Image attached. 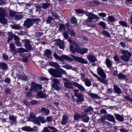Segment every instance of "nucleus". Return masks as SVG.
Here are the masks:
<instances>
[{
    "mask_svg": "<svg viewBox=\"0 0 132 132\" xmlns=\"http://www.w3.org/2000/svg\"><path fill=\"white\" fill-rule=\"evenodd\" d=\"M0 65L1 68L3 69H7V66L5 63L2 62L0 63Z\"/></svg>",
    "mask_w": 132,
    "mask_h": 132,
    "instance_id": "nucleus-41",
    "label": "nucleus"
},
{
    "mask_svg": "<svg viewBox=\"0 0 132 132\" xmlns=\"http://www.w3.org/2000/svg\"><path fill=\"white\" fill-rule=\"evenodd\" d=\"M31 87L29 89L30 91H31L33 90H34L35 91L37 92V90L36 88H38L39 89H42V86L40 84H36L34 82L31 83Z\"/></svg>",
    "mask_w": 132,
    "mask_h": 132,
    "instance_id": "nucleus-9",
    "label": "nucleus"
},
{
    "mask_svg": "<svg viewBox=\"0 0 132 132\" xmlns=\"http://www.w3.org/2000/svg\"><path fill=\"white\" fill-rule=\"evenodd\" d=\"M65 67L66 69H71L72 68V66L68 64H66Z\"/></svg>",
    "mask_w": 132,
    "mask_h": 132,
    "instance_id": "nucleus-63",
    "label": "nucleus"
},
{
    "mask_svg": "<svg viewBox=\"0 0 132 132\" xmlns=\"http://www.w3.org/2000/svg\"><path fill=\"white\" fill-rule=\"evenodd\" d=\"M71 22L73 24H76L77 22L76 19L75 18H72L71 20Z\"/></svg>",
    "mask_w": 132,
    "mask_h": 132,
    "instance_id": "nucleus-55",
    "label": "nucleus"
},
{
    "mask_svg": "<svg viewBox=\"0 0 132 132\" xmlns=\"http://www.w3.org/2000/svg\"><path fill=\"white\" fill-rule=\"evenodd\" d=\"M65 28L64 25L61 24L59 27V29L60 31H63L65 30Z\"/></svg>",
    "mask_w": 132,
    "mask_h": 132,
    "instance_id": "nucleus-47",
    "label": "nucleus"
},
{
    "mask_svg": "<svg viewBox=\"0 0 132 132\" xmlns=\"http://www.w3.org/2000/svg\"><path fill=\"white\" fill-rule=\"evenodd\" d=\"M37 103V101L36 100H34L31 101L30 102V104L31 105H32L36 104Z\"/></svg>",
    "mask_w": 132,
    "mask_h": 132,
    "instance_id": "nucleus-57",
    "label": "nucleus"
},
{
    "mask_svg": "<svg viewBox=\"0 0 132 132\" xmlns=\"http://www.w3.org/2000/svg\"><path fill=\"white\" fill-rule=\"evenodd\" d=\"M61 58L62 59V60H61L60 61H63L64 59L70 61L73 60V59L72 58H70L67 55H62L61 57Z\"/></svg>",
    "mask_w": 132,
    "mask_h": 132,
    "instance_id": "nucleus-19",
    "label": "nucleus"
},
{
    "mask_svg": "<svg viewBox=\"0 0 132 132\" xmlns=\"http://www.w3.org/2000/svg\"><path fill=\"white\" fill-rule=\"evenodd\" d=\"M6 15V11L4 9L0 10V22L3 24H6L7 22V19L5 18Z\"/></svg>",
    "mask_w": 132,
    "mask_h": 132,
    "instance_id": "nucleus-3",
    "label": "nucleus"
},
{
    "mask_svg": "<svg viewBox=\"0 0 132 132\" xmlns=\"http://www.w3.org/2000/svg\"><path fill=\"white\" fill-rule=\"evenodd\" d=\"M23 18L22 16L21 15H16L15 17V20H20L22 19Z\"/></svg>",
    "mask_w": 132,
    "mask_h": 132,
    "instance_id": "nucleus-44",
    "label": "nucleus"
},
{
    "mask_svg": "<svg viewBox=\"0 0 132 132\" xmlns=\"http://www.w3.org/2000/svg\"><path fill=\"white\" fill-rule=\"evenodd\" d=\"M98 80L104 84H106L107 83V82L105 80L102 78L100 77L99 78Z\"/></svg>",
    "mask_w": 132,
    "mask_h": 132,
    "instance_id": "nucleus-40",
    "label": "nucleus"
},
{
    "mask_svg": "<svg viewBox=\"0 0 132 132\" xmlns=\"http://www.w3.org/2000/svg\"><path fill=\"white\" fill-rule=\"evenodd\" d=\"M119 23L123 26H124L125 27H127V24L122 21H119Z\"/></svg>",
    "mask_w": 132,
    "mask_h": 132,
    "instance_id": "nucleus-60",
    "label": "nucleus"
},
{
    "mask_svg": "<svg viewBox=\"0 0 132 132\" xmlns=\"http://www.w3.org/2000/svg\"><path fill=\"white\" fill-rule=\"evenodd\" d=\"M87 58L88 60L92 62H94L97 61V59L93 55H88Z\"/></svg>",
    "mask_w": 132,
    "mask_h": 132,
    "instance_id": "nucleus-17",
    "label": "nucleus"
},
{
    "mask_svg": "<svg viewBox=\"0 0 132 132\" xmlns=\"http://www.w3.org/2000/svg\"><path fill=\"white\" fill-rule=\"evenodd\" d=\"M99 24L103 28H106V24L104 22L101 21L99 23Z\"/></svg>",
    "mask_w": 132,
    "mask_h": 132,
    "instance_id": "nucleus-53",
    "label": "nucleus"
},
{
    "mask_svg": "<svg viewBox=\"0 0 132 132\" xmlns=\"http://www.w3.org/2000/svg\"><path fill=\"white\" fill-rule=\"evenodd\" d=\"M114 89L115 92L117 94H120L122 92L121 90L116 85L114 86Z\"/></svg>",
    "mask_w": 132,
    "mask_h": 132,
    "instance_id": "nucleus-22",
    "label": "nucleus"
},
{
    "mask_svg": "<svg viewBox=\"0 0 132 132\" xmlns=\"http://www.w3.org/2000/svg\"><path fill=\"white\" fill-rule=\"evenodd\" d=\"M8 34L9 35V36L7 41L9 42L10 40L12 39L13 37L14 34H12L10 32H8Z\"/></svg>",
    "mask_w": 132,
    "mask_h": 132,
    "instance_id": "nucleus-36",
    "label": "nucleus"
},
{
    "mask_svg": "<svg viewBox=\"0 0 132 132\" xmlns=\"http://www.w3.org/2000/svg\"><path fill=\"white\" fill-rule=\"evenodd\" d=\"M108 19L109 21L111 22L114 21L115 20L114 17L112 15L109 16L108 17Z\"/></svg>",
    "mask_w": 132,
    "mask_h": 132,
    "instance_id": "nucleus-38",
    "label": "nucleus"
},
{
    "mask_svg": "<svg viewBox=\"0 0 132 132\" xmlns=\"http://www.w3.org/2000/svg\"><path fill=\"white\" fill-rule=\"evenodd\" d=\"M43 132H57V130L54 127L48 126L45 127L43 130Z\"/></svg>",
    "mask_w": 132,
    "mask_h": 132,
    "instance_id": "nucleus-8",
    "label": "nucleus"
},
{
    "mask_svg": "<svg viewBox=\"0 0 132 132\" xmlns=\"http://www.w3.org/2000/svg\"><path fill=\"white\" fill-rule=\"evenodd\" d=\"M52 81L53 82L52 85H54L59 84V81L58 79H54L52 80Z\"/></svg>",
    "mask_w": 132,
    "mask_h": 132,
    "instance_id": "nucleus-35",
    "label": "nucleus"
},
{
    "mask_svg": "<svg viewBox=\"0 0 132 132\" xmlns=\"http://www.w3.org/2000/svg\"><path fill=\"white\" fill-rule=\"evenodd\" d=\"M118 77L120 79H123L126 77V76L122 73H119L118 75Z\"/></svg>",
    "mask_w": 132,
    "mask_h": 132,
    "instance_id": "nucleus-42",
    "label": "nucleus"
},
{
    "mask_svg": "<svg viewBox=\"0 0 132 132\" xmlns=\"http://www.w3.org/2000/svg\"><path fill=\"white\" fill-rule=\"evenodd\" d=\"M30 118L31 121H34L35 123L36 120V119L37 118V117H36V116L35 114H33L32 113H31L30 114Z\"/></svg>",
    "mask_w": 132,
    "mask_h": 132,
    "instance_id": "nucleus-26",
    "label": "nucleus"
},
{
    "mask_svg": "<svg viewBox=\"0 0 132 132\" xmlns=\"http://www.w3.org/2000/svg\"><path fill=\"white\" fill-rule=\"evenodd\" d=\"M75 86L78 87L79 89L81 91H83L85 90V88L82 85L76 82Z\"/></svg>",
    "mask_w": 132,
    "mask_h": 132,
    "instance_id": "nucleus-29",
    "label": "nucleus"
},
{
    "mask_svg": "<svg viewBox=\"0 0 132 132\" xmlns=\"http://www.w3.org/2000/svg\"><path fill=\"white\" fill-rule=\"evenodd\" d=\"M102 33L103 34L105 35L108 37H110L111 36L110 34L106 31L104 30L102 32Z\"/></svg>",
    "mask_w": 132,
    "mask_h": 132,
    "instance_id": "nucleus-45",
    "label": "nucleus"
},
{
    "mask_svg": "<svg viewBox=\"0 0 132 132\" xmlns=\"http://www.w3.org/2000/svg\"><path fill=\"white\" fill-rule=\"evenodd\" d=\"M98 15L100 17H105L106 16V14L104 13H99Z\"/></svg>",
    "mask_w": 132,
    "mask_h": 132,
    "instance_id": "nucleus-59",
    "label": "nucleus"
},
{
    "mask_svg": "<svg viewBox=\"0 0 132 132\" xmlns=\"http://www.w3.org/2000/svg\"><path fill=\"white\" fill-rule=\"evenodd\" d=\"M104 117L108 120L114 122L115 121V118L112 115L108 114L104 115Z\"/></svg>",
    "mask_w": 132,
    "mask_h": 132,
    "instance_id": "nucleus-13",
    "label": "nucleus"
},
{
    "mask_svg": "<svg viewBox=\"0 0 132 132\" xmlns=\"http://www.w3.org/2000/svg\"><path fill=\"white\" fill-rule=\"evenodd\" d=\"M98 74L101 77L104 78L106 77V75L103 70L101 68L99 67L97 69Z\"/></svg>",
    "mask_w": 132,
    "mask_h": 132,
    "instance_id": "nucleus-14",
    "label": "nucleus"
},
{
    "mask_svg": "<svg viewBox=\"0 0 132 132\" xmlns=\"http://www.w3.org/2000/svg\"><path fill=\"white\" fill-rule=\"evenodd\" d=\"M67 39L68 41L71 44V45L72 46L74 47H76L78 45L77 43L73 41L71 38L70 37L69 39H68V38Z\"/></svg>",
    "mask_w": 132,
    "mask_h": 132,
    "instance_id": "nucleus-20",
    "label": "nucleus"
},
{
    "mask_svg": "<svg viewBox=\"0 0 132 132\" xmlns=\"http://www.w3.org/2000/svg\"><path fill=\"white\" fill-rule=\"evenodd\" d=\"M85 14L87 16H88L87 21L90 22L92 21L93 20L96 19H99L100 18L97 15L89 12L85 13Z\"/></svg>",
    "mask_w": 132,
    "mask_h": 132,
    "instance_id": "nucleus-6",
    "label": "nucleus"
},
{
    "mask_svg": "<svg viewBox=\"0 0 132 132\" xmlns=\"http://www.w3.org/2000/svg\"><path fill=\"white\" fill-rule=\"evenodd\" d=\"M68 119V118L66 114H64L63 117L61 121V124L62 125L65 124L67 122Z\"/></svg>",
    "mask_w": 132,
    "mask_h": 132,
    "instance_id": "nucleus-18",
    "label": "nucleus"
},
{
    "mask_svg": "<svg viewBox=\"0 0 132 132\" xmlns=\"http://www.w3.org/2000/svg\"><path fill=\"white\" fill-rule=\"evenodd\" d=\"M16 14L15 11L12 10H10L9 11V15L10 16L13 17Z\"/></svg>",
    "mask_w": 132,
    "mask_h": 132,
    "instance_id": "nucleus-39",
    "label": "nucleus"
},
{
    "mask_svg": "<svg viewBox=\"0 0 132 132\" xmlns=\"http://www.w3.org/2000/svg\"><path fill=\"white\" fill-rule=\"evenodd\" d=\"M18 77L19 79H22L23 80H26L28 79L27 76L23 75H19L18 76Z\"/></svg>",
    "mask_w": 132,
    "mask_h": 132,
    "instance_id": "nucleus-30",
    "label": "nucleus"
},
{
    "mask_svg": "<svg viewBox=\"0 0 132 132\" xmlns=\"http://www.w3.org/2000/svg\"><path fill=\"white\" fill-rule=\"evenodd\" d=\"M50 4L48 3H44L43 4L42 7L44 9H46L50 5Z\"/></svg>",
    "mask_w": 132,
    "mask_h": 132,
    "instance_id": "nucleus-50",
    "label": "nucleus"
},
{
    "mask_svg": "<svg viewBox=\"0 0 132 132\" xmlns=\"http://www.w3.org/2000/svg\"><path fill=\"white\" fill-rule=\"evenodd\" d=\"M25 47L26 49L29 50L31 49V47L30 45L28 44H25Z\"/></svg>",
    "mask_w": 132,
    "mask_h": 132,
    "instance_id": "nucleus-64",
    "label": "nucleus"
},
{
    "mask_svg": "<svg viewBox=\"0 0 132 132\" xmlns=\"http://www.w3.org/2000/svg\"><path fill=\"white\" fill-rule=\"evenodd\" d=\"M4 82L7 83H10V79L9 78H6L4 80Z\"/></svg>",
    "mask_w": 132,
    "mask_h": 132,
    "instance_id": "nucleus-61",
    "label": "nucleus"
},
{
    "mask_svg": "<svg viewBox=\"0 0 132 132\" xmlns=\"http://www.w3.org/2000/svg\"><path fill=\"white\" fill-rule=\"evenodd\" d=\"M113 58L114 60L116 62L118 61L119 60V57L117 55L113 57Z\"/></svg>",
    "mask_w": 132,
    "mask_h": 132,
    "instance_id": "nucleus-56",
    "label": "nucleus"
},
{
    "mask_svg": "<svg viewBox=\"0 0 132 132\" xmlns=\"http://www.w3.org/2000/svg\"><path fill=\"white\" fill-rule=\"evenodd\" d=\"M53 16L57 19H59L58 14L56 13H52Z\"/></svg>",
    "mask_w": 132,
    "mask_h": 132,
    "instance_id": "nucleus-58",
    "label": "nucleus"
},
{
    "mask_svg": "<svg viewBox=\"0 0 132 132\" xmlns=\"http://www.w3.org/2000/svg\"><path fill=\"white\" fill-rule=\"evenodd\" d=\"M76 83V82H64L65 87L68 88H73V86H75Z\"/></svg>",
    "mask_w": 132,
    "mask_h": 132,
    "instance_id": "nucleus-11",
    "label": "nucleus"
},
{
    "mask_svg": "<svg viewBox=\"0 0 132 132\" xmlns=\"http://www.w3.org/2000/svg\"><path fill=\"white\" fill-rule=\"evenodd\" d=\"M49 64L51 66L56 68H59L60 66L58 63L57 62H53L52 61H50L49 62Z\"/></svg>",
    "mask_w": 132,
    "mask_h": 132,
    "instance_id": "nucleus-16",
    "label": "nucleus"
},
{
    "mask_svg": "<svg viewBox=\"0 0 132 132\" xmlns=\"http://www.w3.org/2000/svg\"><path fill=\"white\" fill-rule=\"evenodd\" d=\"M79 90L77 89L74 90L75 96L78 98V100L80 101H83L84 100V96L81 93H78Z\"/></svg>",
    "mask_w": 132,
    "mask_h": 132,
    "instance_id": "nucleus-10",
    "label": "nucleus"
},
{
    "mask_svg": "<svg viewBox=\"0 0 132 132\" xmlns=\"http://www.w3.org/2000/svg\"><path fill=\"white\" fill-rule=\"evenodd\" d=\"M76 12L79 14H80L82 13H85L86 12L84 11L83 10L80 9H77L76 10Z\"/></svg>",
    "mask_w": 132,
    "mask_h": 132,
    "instance_id": "nucleus-48",
    "label": "nucleus"
},
{
    "mask_svg": "<svg viewBox=\"0 0 132 132\" xmlns=\"http://www.w3.org/2000/svg\"><path fill=\"white\" fill-rule=\"evenodd\" d=\"M9 119L14 122L16 121V118L14 115L11 116L9 118Z\"/></svg>",
    "mask_w": 132,
    "mask_h": 132,
    "instance_id": "nucleus-46",
    "label": "nucleus"
},
{
    "mask_svg": "<svg viewBox=\"0 0 132 132\" xmlns=\"http://www.w3.org/2000/svg\"><path fill=\"white\" fill-rule=\"evenodd\" d=\"M70 49L72 52L74 53L76 51L77 53L81 54H84L86 53L88 51V49L85 48H80V47L77 45L76 47H74L72 45L70 46Z\"/></svg>",
    "mask_w": 132,
    "mask_h": 132,
    "instance_id": "nucleus-2",
    "label": "nucleus"
},
{
    "mask_svg": "<svg viewBox=\"0 0 132 132\" xmlns=\"http://www.w3.org/2000/svg\"><path fill=\"white\" fill-rule=\"evenodd\" d=\"M93 110V109L91 107H90L86 109L85 110L86 112H88Z\"/></svg>",
    "mask_w": 132,
    "mask_h": 132,
    "instance_id": "nucleus-54",
    "label": "nucleus"
},
{
    "mask_svg": "<svg viewBox=\"0 0 132 132\" xmlns=\"http://www.w3.org/2000/svg\"><path fill=\"white\" fill-rule=\"evenodd\" d=\"M114 115L117 119L118 120L120 121H122L123 120V117L121 115L117 114H115Z\"/></svg>",
    "mask_w": 132,
    "mask_h": 132,
    "instance_id": "nucleus-27",
    "label": "nucleus"
},
{
    "mask_svg": "<svg viewBox=\"0 0 132 132\" xmlns=\"http://www.w3.org/2000/svg\"><path fill=\"white\" fill-rule=\"evenodd\" d=\"M85 85L89 87L91 85V83L90 81L87 77H86V79H84Z\"/></svg>",
    "mask_w": 132,
    "mask_h": 132,
    "instance_id": "nucleus-24",
    "label": "nucleus"
},
{
    "mask_svg": "<svg viewBox=\"0 0 132 132\" xmlns=\"http://www.w3.org/2000/svg\"><path fill=\"white\" fill-rule=\"evenodd\" d=\"M51 51L49 50H45L44 55L47 57L49 58H51Z\"/></svg>",
    "mask_w": 132,
    "mask_h": 132,
    "instance_id": "nucleus-25",
    "label": "nucleus"
},
{
    "mask_svg": "<svg viewBox=\"0 0 132 132\" xmlns=\"http://www.w3.org/2000/svg\"><path fill=\"white\" fill-rule=\"evenodd\" d=\"M106 63L107 67L109 68L111 67V62L108 59H107L106 60Z\"/></svg>",
    "mask_w": 132,
    "mask_h": 132,
    "instance_id": "nucleus-32",
    "label": "nucleus"
},
{
    "mask_svg": "<svg viewBox=\"0 0 132 132\" xmlns=\"http://www.w3.org/2000/svg\"><path fill=\"white\" fill-rule=\"evenodd\" d=\"M37 96L40 98H44L47 96V95L44 94L42 91H40L37 94Z\"/></svg>",
    "mask_w": 132,
    "mask_h": 132,
    "instance_id": "nucleus-21",
    "label": "nucleus"
},
{
    "mask_svg": "<svg viewBox=\"0 0 132 132\" xmlns=\"http://www.w3.org/2000/svg\"><path fill=\"white\" fill-rule=\"evenodd\" d=\"M63 35L64 37L66 39H68L69 37L68 33L67 31H65L63 32Z\"/></svg>",
    "mask_w": 132,
    "mask_h": 132,
    "instance_id": "nucleus-49",
    "label": "nucleus"
},
{
    "mask_svg": "<svg viewBox=\"0 0 132 132\" xmlns=\"http://www.w3.org/2000/svg\"><path fill=\"white\" fill-rule=\"evenodd\" d=\"M89 95L92 97L94 98H98L99 96L97 95L93 94V93H90L89 94Z\"/></svg>",
    "mask_w": 132,
    "mask_h": 132,
    "instance_id": "nucleus-52",
    "label": "nucleus"
},
{
    "mask_svg": "<svg viewBox=\"0 0 132 132\" xmlns=\"http://www.w3.org/2000/svg\"><path fill=\"white\" fill-rule=\"evenodd\" d=\"M15 46L14 44L11 43L10 44V48L11 51H13L14 50Z\"/></svg>",
    "mask_w": 132,
    "mask_h": 132,
    "instance_id": "nucleus-43",
    "label": "nucleus"
},
{
    "mask_svg": "<svg viewBox=\"0 0 132 132\" xmlns=\"http://www.w3.org/2000/svg\"><path fill=\"white\" fill-rule=\"evenodd\" d=\"M53 56L56 59L60 61L62 60V59L61 58V57L59 56L57 54L54 53L53 54Z\"/></svg>",
    "mask_w": 132,
    "mask_h": 132,
    "instance_id": "nucleus-33",
    "label": "nucleus"
},
{
    "mask_svg": "<svg viewBox=\"0 0 132 132\" xmlns=\"http://www.w3.org/2000/svg\"><path fill=\"white\" fill-rule=\"evenodd\" d=\"M41 111L46 116L48 115L50 112V111L48 109L43 107L41 108Z\"/></svg>",
    "mask_w": 132,
    "mask_h": 132,
    "instance_id": "nucleus-23",
    "label": "nucleus"
},
{
    "mask_svg": "<svg viewBox=\"0 0 132 132\" xmlns=\"http://www.w3.org/2000/svg\"><path fill=\"white\" fill-rule=\"evenodd\" d=\"M69 34L72 36H74L75 35V33L73 30L72 29H70L68 30Z\"/></svg>",
    "mask_w": 132,
    "mask_h": 132,
    "instance_id": "nucleus-34",
    "label": "nucleus"
},
{
    "mask_svg": "<svg viewBox=\"0 0 132 132\" xmlns=\"http://www.w3.org/2000/svg\"><path fill=\"white\" fill-rule=\"evenodd\" d=\"M10 27L13 29H19L21 28V27L19 25L14 24L11 25Z\"/></svg>",
    "mask_w": 132,
    "mask_h": 132,
    "instance_id": "nucleus-31",
    "label": "nucleus"
},
{
    "mask_svg": "<svg viewBox=\"0 0 132 132\" xmlns=\"http://www.w3.org/2000/svg\"><path fill=\"white\" fill-rule=\"evenodd\" d=\"M18 51L19 53H20L25 52L26 51V50L23 48H20L18 49Z\"/></svg>",
    "mask_w": 132,
    "mask_h": 132,
    "instance_id": "nucleus-51",
    "label": "nucleus"
},
{
    "mask_svg": "<svg viewBox=\"0 0 132 132\" xmlns=\"http://www.w3.org/2000/svg\"><path fill=\"white\" fill-rule=\"evenodd\" d=\"M121 52L123 55L121 56V59L125 61H128L131 56L130 53L126 50H122Z\"/></svg>",
    "mask_w": 132,
    "mask_h": 132,
    "instance_id": "nucleus-4",
    "label": "nucleus"
},
{
    "mask_svg": "<svg viewBox=\"0 0 132 132\" xmlns=\"http://www.w3.org/2000/svg\"><path fill=\"white\" fill-rule=\"evenodd\" d=\"M74 118L75 120H78L81 118L80 115L78 113H76L74 116Z\"/></svg>",
    "mask_w": 132,
    "mask_h": 132,
    "instance_id": "nucleus-37",
    "label": "nucleus"
},
{
    "mask_svg": "<svg viewBox=\"0 0 132 132\" xmlns=\"http://www.w3.org/2000/svg\"><path fill=\"white\" fill-rule=\"evenodd\" d=\"M65 42L64 41L58 39L57 40V42L55 43V44L59 46L61 49H64L65 47Z\"/></svg>",
    "mask_w": 132,
    "mask_h": 132,
    "instance_id": "nucleus-12",
    "label": "nucleus"
},
{
    "mask_svg": "<svg viewBox=\"0 0 132 132\" xmlns=\"http://www.w3.org/2000/svg\"><path fill=\"white\" fill-rule=\"evenodd\" d=\"M36 120L35 123H37L38 125H40V121L42 123H44L46 121L44 118L43 117H37V118L36 119Z\"/></svg>",
    "mask_w": 132,
    "mask_h": 132,
    "instance_id": "nucleus-15",
    "label": "nucleus"
},
{
    "mask_svg": "<svg viewBox=\"0 0 132 132\" xmlns=\"http://www.w3.org/2000/svg\"><path fill=\"white\" fill-rule=\"evenodd\" d=\"M56 70L52 69H48V71L49 73L52 76L56 78H61L62 77V74H67L65 71L61 68H57Z\"/></svg>",
    "mask_w": 132,
    "mask_h": 132,
    "instance_id": "nucleus-1",
    "label": "nucleus"
},
{
    "mask_svg": "<svg viewBox=\"0 0 132 132\" xmlns=\"http://www.w3.org/2000/svg\"><path fill=\"white\" fill-rule=\"evenodd\" d=\"M39 19H27L24 21L23 26L27 28H29L32 24L33 22L37 21H39Z\"/></svg>",
    "mask_w": 132,
    "mask_h": 132,
    "instance_id": "nucleus-5",
    "label": "nucleus"
},
{
    "mask_svg": "<svg viewBox=\"0 0 132 132\" xmlns=\"http://www.w3.org/2000/svg\"><path fill=\"white\" fill-rule=\"evenodd\" d=\"M22 129L23 130L27 131H31L32 130H33V128L29 126L23 127L22 128Z\"/></svg>",
    "mask_w": 132,
    "mask_h": 132,
    "instance_id": "nucleus-28",
    "label": "nucleus"
},
{
    "mask_svg": "<svg viewBox=\"0 0 132 132\" xmlns=\"http://www.w3.org/2000/svg\"><path fill=\"white\" fill-rule=\"evenodd\" d=\"M71 56L75 61H78L81 63L87 64L88 63V61H87L83 58L76 56L72 55H71Z\"/></svg>",
    "mask_w": 132,
    "mask_h": 132,
    "instance_id": "nucleus-7",
    "label": "nucleus"
},
{
    "mask_svg": "<svg viewBox=\"0 0 132 132\" xmlns=\"http://www.w3.org/2000/svg\"><path fill=\"white\" fill-rule=\"evenodd\" d=\"M53 19V18L51 17H48L47 20V23H49L51 22Z\"/></svg>",
    "mask_w": 132,
    "mask_h": 132,
    "instance_id": "nucleus-62",
    "label": "nucleus"
}]
</instances>
